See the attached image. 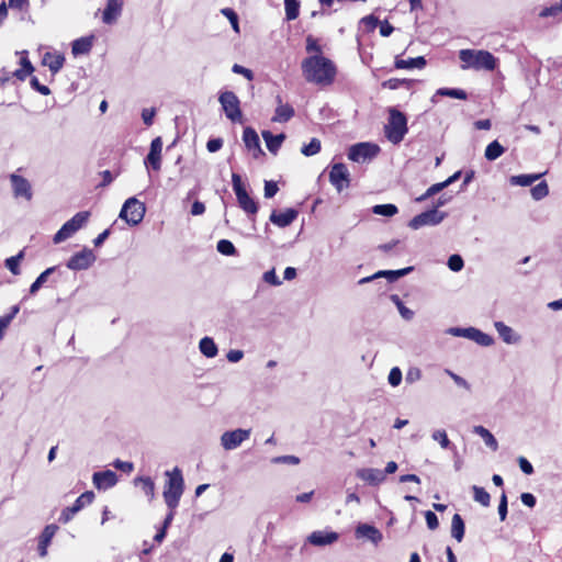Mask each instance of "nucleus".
<instances>
[{"instance_id": "45", "label": "nucleus", "mask_w": 562, "mask_h": 562, "mask_svg": "<svg viewBox=\"0 0 562 562\" xmlns=\"http://www.w3.org/2000/svg\"><path fill=\"white\" fill-rule=\"evenodd\" d=\"M472 491H473V498L475 502L480 503L482 506H485V507L490 505L491 496L483 487L473 485Z\"/></svg>"}, {"instance_id": "26", "label": "nucleus", "mask_w": 562, "mask_h": 562, "mask_svg": "<svg viewBox=\"0 0 562 562\" xmlns=\"http://www.w3.org/2000/svg\"><path fill=\"white\" fill-rule=\"evenodd\" d=\"M44 66H47L52 74H57L64 66L65 57L61 54L45 53L42 60Z\"/></svg>"}, {"instance_id": "57", "label": "nucleus", "mask_w": 562, "mask_h": 562, "mask_svg": "<svg viewBox=\"0 0 562 562\" xmlns=\"http://www.w3.org/2000/svg\"><path fill=\"white\" fill-rule=\"evenodd\" d=\"M274 464H291L296 465L300 463V458L295 456H279L271 459Z\"/></svg>"}, {"instance_id": "54", "label": "nucleus", "mask_w": 562, "mask_h": 562, "mask_svg": "<svg viewBox=\"0 0 562 562\" xmlns=\"http://www.w3.org/2000/svg\"><path fill=\"white\" fill-rule=\"evenodd\" d=\"M431 437L434 440L439 442L442 449H448L451 445L446 430H435Z\"/></svg>"}, {"instance_id": "17", "label": "nucleus", "mask_w": 562, "mask_h": 562, "mask_svg": "<svg viewBox=\"0 0 562 562\" xmlns=\"http://www.w3.org/2000/svg\"><path fill=\"white\" fill-rule=\"evenodd\" d=\"M161 150L162 139L158 136L150 143L149 153L144 160L145 165L153 170L158 171L161 167Z\"/></svg>"}, {"instance_id": "37", "label": "nucleus", "mask_w": 562, "mask_h": 562, "mask_svg": "<svg viewBox=\"0 0 562 562\" xmlns=\"http://www.w3.org/2000/svg\"><path fill=\"white\" fill-rule=\"evenodd\" d=\"M541 176V173L516 175L510 177L509 182L512 186L529 187Z\"/></svg>"}, {"instance_id": "44", "label": "nucleus", "mask_w": 562, "mask_h": 562, "mask_svg": "<svg viewBox=\"0 0 562 562\" xmlns=\"http://www.w3.org/2000/svg\"><path fill=\"white\" fill-rule=\"evenodd\" d=\"M135 482L140 483L142 491L149 499L155 497V483L149 476L138 477L135 480Z\"/></svg>"}, {"instance_id": "32", "label": "nucleus", "mask_w": 562, "mask_h": 562, "mask_svg": "<svg viewBox=\"0 0 562 562\" xmlns=\"http://www.w3.org/2000/svg\"><path fill=\"white\" fill-rule=\"evenodd\" d=\"M450 97L459 100H467L468 94L463 89L459 88H440L436 91L435 95L431 98V102H437V97Z\"/></svg>"}, {"instance_id": "6", "label": "nucleus", "mask_w": 562, "mask_h": 562, "mask_svg": "<svg viewBox=\"0 0 562 562\" xmlns=\"http://www.w3.org/2000/svg\"><path fill=\"white\" fill-rule=\"evenodd\" d=\"M90 213L88 211H81L76 213L70 220H68L54 235V244H60L66 239L70 238L75 233L81 229L88 222Z\"/></svg>"}, {"instance_id": "56", "label": "nucleus", "mask_w": 562, "mask_h": 562, "mask_svg": "<svg viewBox=\"0 0 562 562\" xmlns=\"http://www.w3.org/2000/svg\"><path fill=\"white\" fill-rule=\"evenodd\" d=\"M402 379H403V374L398 367H394L390 370V373L387 376V381H389L390 385H392L394 387L398 386L402 382Z\"/></svg>"}, {"instance_id": "42", "label": "nucleus", "mask_w": 562, "mask_h": 562, "mask_svg": "<svg viewBox=\"0 0 562 562\" xmlns=\"http://www.w3.org/2000/svg\"><path fill=\"white\" fill-rule=\"evenodd\" d=\"M24 252L20 251L18 255L7 258L4 261L5 268L14 276L20 273L19 265L23 259Z\"/></svg>"}, {"instance_id": "38", "label": "nucleus", "mask_w": 562, "mask_h": 562, "mask_svg": "<svg viewBox=\"0 0 562 562\" xmlns=\"http://www.w3.org/2000/svg\"><path fill=\"white\" fill-rule=\"evenodd\" d=\"M372 212L376 215L391 217L397 214L398 209L395 204L392 203L376 204L372 207Z\"/></svg>"}, {"instance_id": "49", "label": "nucleus", "mask_w": 562, "mask_h": 562, "mask_svg": "<svg viewBox=\"0 0 562 562\" xmlns=\"http://www.w3.org/2000/svg\"><path fill=\"white\" fill-rule=\"evenodd\" d=\"M549 194V187L546 181H541L531 188V195L536 201H540Z\"/></svg>"}, {"instance_id": "29", "label": "nucleus", "mask_w": 562, "mask_h": 562, "mask_svg": "<svg viewBox=\"0 0 562 562\" xmlns=\"http://www.w3.org/2000/svg\"><path fill=\"white\" fill-rule=\"evenodd\" d=\"M295 112L292 105L289 103L285 104H279L276 108L274 115L272 116V121L277 123H285L289 122L293 116Z\"/></svg>"}, {"instance_id": "10", "label": "nucleus", "mask_w": 562, "mask_h": 562, "mask_svg": "<svg viewBox=\"0 0 562 562\" xmlns=\"http://www.w3.org/2000/svg\"><path fill=\"white\" fill-rule=\"evenodd\" d=\"M380 151V147L372 143H358L350 146L348 158L355 162H366L373 159Z\"/></svg>"}, {"instance_id": "31", "label": "nucleus", "mask_w": 562, "mask_h": 562, "mask_svg": "<svg viewBox=\"0 0 562 562\" xmlns=\"http://www.w3.org/2000/svg\"><path fill=\"white\" fill-rule=\"evenodd\" d=\"M92 48V37H80L72 42L71 53L74 56L88 54Z\"/></svg>"}, {"instance_id": "19", "label": "nucleus", "mask_w": 562, "mask_h": 562, "mask_svg": "<svg viewBox=\"0 0 562 562\" xmlns=\"http://www.w3.org/2000/svg\"><path fill=\"white\" fill-rule=\"evenodd\" d=\"M92 481L98 490H106L113 487L117 483V475L112 470L94 472Z\"/></svg>"}, {"instance_id": "16", "label": "nucleus", "mask_w": 562, "mask_h": 562, "mask_svg": "<svg viewBox=\"0 0 562 562\" xmlns=\"http://www.w3.org/2000/svg\"><path fill=\"white\" fill-rule=\"evenodd\" d=\"M355 536L357 539H367L374 546H378L382 539V532L373 525L368 522H359L355 529Z\"/></svg>"}, {"instance_id": "7", "label": "nucleus", "mask_w": 562, "mask_h": 562, "mask_svg": "<svg viewBox=\"0 0 562 562\" xmlns=\"http://www.w3.org/2000/svg\"><path fill=\"white\" fill-rule=\"evenodd\" d=\"M145 212V204L132 196L124 202L119 216L128 225L135 226L143 221Z\"/></svg>"}, {"instance_id": "22", "label": "nucleus", "mask_w": 562, "mask_h": 562, "mask_svg": "<svg viewBox=\"0 0 562 562\" xmlns=\"http://www.w3.org/2000/svg\"><path fill=\"white\" fill-rule=\"evenodd\" d=\"M338 538L339 535L335 531L316 530L307 537V541L313 546L324 547L336 542Z\"/></svg>"}, {"instance_id": "55", "label": "nucleus", "mask_w": 562, "mask_h": 562, "mask_svg": "<svg viewBox=\"0 0 562 562\" xmlns=\"http://www.w3.org/2000/svg\"><path fill=\"white\" fill-rule=\"evenodd\" d=\"M411 85V80H407V79H397V78H392V79H389L386 81H384L382 83V86L384 88H387L390 90H396L403 86H409Z\"/></svg>"}, {"instance_id": "25", "label": "nucleus", "mask_w": 562, "mask_h": 562, "mask_svg": "<svg viewBox=\"0 0 562 562\" xmlns=\"http://www.w3.org/2000/svg\"><path fill=\"white\" fill-rule=\"evenodd\" d=\"M261 135H262L263 140L266 142V146H267L268 150L272 154L278 153L282 143L285 139L284 133L273 135L270 131H262Z\"/></svg>"}, {"instance_id": "14", "label": "nucleus", "mask_w": 562, "mask_h": 562, "mask_svg": "<svg viewBox=\"0 0 562 562\" xmlns=\"http://www.w3.org/2000/svg\"><path fill=\"white\" fill-rule=\"evenodd\" d=\"M12 193L15 199H25L26 201H30L33 196L32 187L30 181L18 175V173H11L9 176Z\"/></svg>"}, {"instance_id": "59", "label": "nucleus", "mask_w": 562, "mask_h": 562, "mask_svg": "<svg viewBox=\"0 0 562 562\" xmlns=\"http://www.w3.org/2000/svg\"><path fill=\"white\" fill-rule=\"evenodd\" d=\"M306 50L308 53H316V55H322V47L318 44V41L312 36H306Z\"/></svg>"}, {"instance_id": "40", "label": "nucleus", "mask_w": 562, "mask_h": 562, "mask_svg": "<svg viewBox=\"0 0 562 562\" xmlns=\"http://www.w3.org/2000/svg\"><path fill=\"white\" fill-rule=\"evenodd\" d=\"M391 301L396 305L397 310H398V313L400 315L405 319V321H411L413 319L414 317V312L406 307L403 303V301L401 300V297L397 295V294H392L391 295Z\"/></svg>"}, {"instance_id": "43", "label": "nucleus", "mask_w": 562, "mask_h": 562, "mask_svg": "<svg viewBox=\"0 0 562 562\" xmlns=\"http://www.w3.org/2000/svg\"><path fill=\"white\" fill-rule=\"evenodd\" d=\"M321 148H322L321 140L318 138L314 137L311 139V142L308 144H305L302 146L301 153L306 157H311V156L318 154L321 151Z\"/></svg>"}, {"instance_id": "8", "label": "nucleus", "mask_w": 562, "mask_h": 562, "mask_svg": "<svg viewBox=\"0 0 562 562\" xmlns=\"http://www.w3.org/2000/svg\"><path fill=\"white\" fill-rule=\"evenodd\" d=\"M218 102L228 120L232 122H241L243 113L240 110V101L235 92L223 91L220 93Z\"/></svg>"}, {"instance_id": "48", "label": "nucleus", "mask_w": 562, "mask_h": 562, "mask_svg": "<svg viewBox=\"0 0 562 562\" xmlns=\"http://www.w3.org/2000/svg\"><path fill=\"white\" fill-rule=\"evenodd\" d=\"M216 249L224 256H233L236 254V247L228 239H221L217 241Z\"/></svg>"}, {"instance_id": "62", "label": "nucleus", "mask_w": 562, "mask_h": 562, "mask_svg": "<svg viewBox=\"0 0 562 562\" xmlns=\"http://www.w3.org/2000/svg\"><path fill=\"white\" fill-rule=\"evenodd\" d=\"M262 279L268 284H271V285H274V286H278V285H280L282 283L281 280L276 274V270L274 269L266 271L263 273V276H262Z\"/></svg>"}, {"instance_id": "4", "label": "nucleus", "mask_w": 562, "mask_h": 562, "mask_svg": "<svg viewBox=\"0 0 562 562\" xmlns=\"http://www.w3.org/2000/svg\"><path fill=\"white\" fill-rule=\"evenodd\" d=\"M165 474L168 480L162 493L164 499L168 509H176L184 490L182 472L178 467H176L171 471H166Z\"/></svg>"}, {"instance_id": "27", "label": "nucleus", "mask_w": 562, "mask_h": 562, "mask_svg": "<svg viewBox=\"0 0 562 562\" xmlns=\"http://www.w3.org/2000/svg\"><path fill=\"white\" fill-rule=\"evenodd\" d=\"M427 61L424 56L409 57L407 59L395 58V67L397 69H423L426 66Z\"/></svg>"}, {"instance_id": "58", "label": "nucleus", "mask_w": 562, "mask_h": 562, "mask_svg": "<svg viewBox=\"0 0 562 562\" xmlns=\"http://www.w3.org/2000/svg\"><path fill=\"white\" fill-rule=\"evenodd\" d=\"M422 379V370L417 367H412L407 370L405 375V382L414 384Z\"/></svg>"}, {"instance_id": "46", "label": "nucleus", "mask_w": 562, "mask_h": 562, "mask_svg": "<svg viewBox=\"0 0 562 562\" xmlns=\"http://www.w3.org/2000/svg\"><path fill=\"white\" fill-rule=\"evenodd\" d=\"M20 312L19 305H13L11 307L10 313L3 315L0 317V335L2 336L3 330L9 327L13 318L16 316V314Z\"/></svg>"}, {"instance_id": "34", "label": "nucleus", "mask_w": 562, "mask_h": 562, "mask_svg": "<svg viewBox=\"0 0 562 562\" xmlns=\"http://www.w3.org/2000/svg\"><path fill=\"white\" fill-rule=\"evenodd\" d=\"M199 349L206 358H214L217 356L218 348L211 337H203L199 342Z\"/></svg>"}, {"instance_id": "35", "label": "nucleus", "mask_w": 562, "mask_h": 562, "mask_svg": "<svg viewBox=\"0 0 562 562\" xmlns=\"http://www.w3.org/2000/svg\"><path fill=\"white\" fill-rule=\"evenodd\" d=\"M57 267H49L44 270L35 281L30 285L29 292L31 295H34L38 292V290L47 282L48 277L52 276L56 271Z\"/></svg>"}, {"instance_id": "1", "label": "nucleus", "mask_w": 562, "mask_h": 562, "mask_svg": "<svg viewBox=\"0 0 562 562\" xmlns=\"http://www.w3.org/2000/svg\"><path fill=\"white\" fill-rule=\"evenodd\" d=\"M302 71L306 81L326 85L334 80L336 66L323 55H313L302 61Z\"/></svg>"}, {"instance_id": "18", "label": "nucleus", "mask_w": 562, "mask_h": 562, "mask_svg": "<svg viewBox=\"0 0 562 562\" xmlns=\"http://www.w3.org/2000/svg\"><path fill=\"white\" fill-rule=\"evenodd\" d=\"M243 140L246 148L252 151L254 158H258L265 155L261 146L260 139L255 128L251 126H246L243 132Z\"/></svg>"}, {"instance_id": "9", "label": "nucleus", "mask_w": 562, "mask_h": 562, "mask_svg": "<svg viewBox=\"0 0 562 562\" xmlns=\"http://www.w3.org/2000/svg\"><path fill=\"white\" fill-rule=\"evenodd\" d=\"M446 217V212H440L436 207H432L414 216L408 222V226L412 229H419L424 226H436L439 225Z\"/></svg>"}, {"instance_id": "5", "label": "nucleus", "mask_w": 562, "mask_h": 562, "mask_svg": "<svg viewBox=\"0 0 562 562\" xmlns=\"http://www.w3.org/2000/svg\"><path fill=\"white\" fill-rule=\"evenodd\" d=\"M233 190L236 194L239 207L254 221V216L258 213V203L248 194L241 177L238 173L232 175Z\"/></svg>"}, {"instance_id": "53", "label": "nucleus", "mask_w": 562, "mask_h": 562, "mask_svg": "<svg viewBox=\"0 0 562 562\" xmlns=\"http://www.w3.org/2000/svg\"><path fill=\"white\" fill-rule=\"evenodd\" d=\"M221 13L226 16L235 32H239V20L237 13L231 8H224Z\"/></svg>"}, {"instance_id": "30", "label": "nucleus", "mask_w": 562, "mask_h": 562, "mask_svg": "<svg viewBox=\"0 0 562 562\" xmlns=\"http://www.w3.org/2000/svg\"><path fill=\"white\" fill-rule=\"evenodd\" d=\"M473 432L477 436H480L484 443L491 448L493 451H496L498 449V443L496 438L493 436V434L486 429L485 427L477 425L473 427Z\"/></svg>"}, {"instance_id": "20", "label": "nucleus", "mask_w": 562, "mask_h": 562, "mask_svg": "<svg viewBox=\"0 0 562 562\" xmlns=\"http://www.w3.org/2000/svg\"><path fill=\"white\" fill-rule=\"evenodd\" d=\"M123 0H108L102 13L104 24L111 25L116 22L122 13Z\"/></svg>"}, {"instance_id": "28", "label": "nucleus", "mask_w": 562, "mask_h": 562, "mask_svg": "<svg viewBox=\"0 0 562 562\" xmlns=\"http://www.w3.org/2000/svg\"><path fill=\"white\" fill-rule=\"evenodd\" d=\"M494 327L504 342L516 344L519 341V336H517L515 331L505 323L495 322Z\"/></svg>"}, {"instance_id": "51", "label": "nucleus", "mask_w": 562, "mask_h": 562, "mask_svg": "<svg viewBox=\"0 0 562 562\" xmlns=\"http://www.w3.org/2000/svg\"><path fill=\"white\" fill-rule=\"evenodd\" d=\"M447 266L451 271L459 272L464 267L463 258L458 254H453L448 258Z\"/></svg>"}, {"instance_id": "47", "label": "nucleus", "mask_w": 562, "mask_h": 562, "mask_svg": "<svg viewBox=\"0 0 562 562\" xmlns=\"http://www.w3.org/2000/svg\"><path fill=\"white\" fill-rule=\"evenodd\" d=\"M414 270V267H405L397 270H387L386 280L389 283H394L401 278L409 274Z\"/></svg>"}, {"instance_id": "36", "label": "nucleus", "mask_w": 562, "mask_h": 562, "mask_svg": "<svg viewBox=\"0 0 562 562\" xmlns=\"http://www.w3.org/2000/svg\"><path fill=\"white\" fill-rule=\"evenodd\" d=\"M504 153L505 147L498 140H493L486 146L484 156L487 160L494 161L497 158H499Z\"/></svg>"}, {"instance_id": "50", "label": "nucleus", "mask_w": 562, "mask_h": 562, "mask_svg": "<svg viewBox=\"0 0 562 562\" xmlns=\"http://www.w3.org/2000/svg\"><path fill=\"white\" fill-rule=\"evenodd\" d=\"M473 341L482 347H490L494 344V338L476 328Z\"/></svg>"}, {"instance_id": "21", "label": "nucleus", "mask_w": 562, "mask_h": 562, "mask_svg": "<svg viewBox=\"0 0 562 562\" xmlns=\"http://www.w3.org/2000/svg\"><path fill=\"white\" fill-rule=\"evenodd\" d=\"M58 530V526L55 524L47 525L38 537V546L37 551L41 558H45L47 555V549L54 538L55 533Z\"/></svg>"}, {"instance_id": "52", "label": "nucleus", "mask_w": 562, "mask_h": 562, "mask_svg": "<svg viewBox=\"0 0 562 562\" xmlns=\"http://www.w3.org/2000/svg\"><path fill=\"white\" fill-rule=\"evenodd\" d=\"M560 13H562V0H560L558 3L552 4L550 7L543 8L539 16L540 18H550V16H557Z\"/></svg>"}, {"instance_id": "23", "label": "nucleus", "mask_w": 562, "mask_h": 562, "mask_svg": "<svg viewBox=\"0 0 562 562\" xmlns=\"http://www.w3.org/2000/svg\"><path fill=\"white\" fill-rule=\"evenodd\" d=\"M297 215L299 212L295 209L289 207L283 212L273 211L269 220L274 225L283 228L291 225L296 220Z\"/></svg>"}, {"instance_id": "61", "label": "nucleus", "mask_w": 562, "mask_h": 562, "mask_svg": "<svg viewBox=\"0 0 562 562\" xmlns=\"http://www.w3.org/2000/svg\"><path fill=\"white\" fill-rule=\"evenodd\" d=\"M278 191H279V188H278L277 182H274L272 180L265 181L263 194H265L266 199L273 198L277 194Z\"/></svg>"}, {"instance_id": "33", "label": "nucleus", "mask_w": 562, "mask_h": 562, "mask_svg": "<svg viewBox=\"0 0 562 562\" xmlns=\"http://www.w3.org/2000/svg\"><path fill=\"white\" fill-rule=\"evenodd\" d=\"M465 525L464 521L459 514H454L451 520V536L458 542H461L464 538Z\"/></svg>"}, {"instance_id": "63", "label": "nucleus", "mask_w": 562, "mask_h": 562, "mask_svg": "<svg viewBox=\"0 0 562 562\" xmlns=\"http://www.w3.org/2000/svg\"><path fill=\"white\" fill-rule=\"evenodd\" d=\"M30 85L35 91H37L42 95H48L50 93L49 88L45 85H42L36 77L31 78Z\"/></svg>"}, {"instance_id": "24", "label": "nucleus", "mask_w": 562, "mask_h": 562, "mask_svg": "<svg viewBox=\"0 0 562 562\" xmlns=\"http://www.w3.org/2000/svg\"><path fill=\"white\" fill-rule=\"evenodd\" d=\"M357 476L370 485H379L385 480L382 470L372 468L358 470Z\"/></svg>"}, {"instance_id": "12", "label": "nucleus", "mask_w": 562, "mask_h": 562, "mask_svg": "<svg viewBox=\"0 0 562 562\" xmlns=\"http://www.w3.org/2000/svg\"><path fill=\"white\" fill-rule=\"evenodd\" d=\"M95 259V255L91 249L83 248L68 259L66 267L74 271L87 270L93 265Z\"/></svg>"}, {"instance_id": "13", "label": "nucleus", "mask_w": 562, "mask_h": 562, "mask_svg": "<svg viewBox=\"0 0 562 562\" xmlns=\"http://www.w3.org/2000/svg\"><path fill=\"white\" fill-rule=\"evenodd\" d=\"M93 498V492L89 491L82 493L71 506H68L61 510V514L58 518L59 522H69L78 512H80L86 505L92 503Z\"/></svg>"}, {"instance_id": "11", "label": "nucleus", "mask_w": 562, "mask_h": 562, "mask_svg": "<svg viewBox=\"0 0 562 562\" xmlns=\"http://www.w3.org/2000/svg\"><path fill=\"white\" fill-rule=\"evenodd\" d=\"M251 429L237 428L224 431L221 436V445L224 450L231 451L237 449L244 441L249 439Z\"/></svg>"}, {"instance_id": "2", "label": "nucleus", "mask_w": 562, "mask_h": 562, "mask_svg": "<svg viewBox=\"0 0 562 562\" xmlns=\"http://www.w3.org/2000/svg\"><path fill=\"white\" fill-rule=\"evenodd\" d=\"M459 58L462 61V69L472 68L475 70H488L492 71L497 66V59L488 50L480 49H461L459 52Z\"/></svg>"}, {"instance_id": "3", "label": "nucleus", "mask_w": 562, "mask_h": 562, "mask_svg": "<svg viewBox=\"0 0 562 562\" xmlns=\"http://www.w3.org/2000/svg\"><path fill=\"white\" fill-rule=\"evenodd\" d=\"M387 123L384 125V135L394 145L400 144L408 132L407 116L395 106L387 109Z\"/></svg>"}, {"instance_id": "41", "label": "nucleus", "mask_w": 562, "mask_h": 562, "mask_svg": "<svg viewBox=\"0 0 562 562\" xmlns=\"http://www.w3.org/2000/svg\"><path fill=\"white\" fill-rule=\"evenodd\" d=\"M285 18L288 21L295 20L300 14V2L297 0H284Z\"/></svg>"}, {"instance_id": "15", "label": "nucleus", "mask_w": 562, "mask_h": 562, "mask_svg": "<svg viewBox=\"0 0 562 562\" xmlns=\"http://www.w3.org/2000/svg\"><path fill=\"white\" fill-rule=\"evenodd\" d=\"M350 173L342 162H337L331 166L329 171V181L337 189L338 192H341L344 188L349 187L350 183Z\"/></svg>"}, {"instance_id": "64", "label": "nucleus", "mask_w": 562, "mask_h": 562, "mask_svg": "<svg viewBox=\"0 0 562 562\" xmlns=\"http://www.w3.org/2000/svg\"><path fill=\"white\" fill-rule=\"evenodd\" d=\"M425 519H426L427 527L430 530H435L438 528L439 520H438L437 515L434 512H431V510L425 512Z\"/></svg>"}, {"instance_id": "60", "label": "nucleus", "mask_w": 562, "mask_h": 562, "mask_svg": "<svg viewBox=\"0 0 562 562\" xmlns=\"http://www.w3.org/2000/svg\"><path fill=\"white\" fill-rule=\"evenodd\" d=\"M507 513H508L507 496L503 492L502 495H501V498H499V504H498V515H499V519L502 521H504L506 519Z\"/></svg>"}, {"instance_id": "39", "label": "nucleus", "mask_w": 562, "mask_h": 562, "mask_svg": "<svg viewBox=\"0 0 562 562\" xmlns=\"http://www.w3.org/2000/svg\"><path fill=\"white\" fill-rule=\"evenodd\" d=\"M475 327H450L447 329V334L454 337H463L473 341Z\"/></svg>"}]
</instances>
